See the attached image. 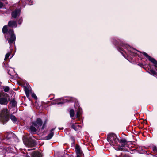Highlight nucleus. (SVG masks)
Segmentation results:
<instances>
[{"label": "nucleus", "instance_id": "28", "mask_svg": "<svg viewBox=\"0 0 157 157\" xmlns=\"http://www.w3.org/2000/svg\"><path fill=\"white\" fill-rule=\"evenodd\" d=\"M22 18L18 20V24H21V23L22 22Z\"/></svg>", "mask_w": 157, "mask_h": 157}, {"label": "nucleus", "instance_id": "23", "mask_svg": "<svg viewBox=\"0 0 157 157\" xmlns=\"http://www.w3.org/2000/svg\"><path fill=\"white\" fill-rule=\"evenodd\" d=\"M11 52H8V53H7L6 55L5 58V60H6L8 58L9 56L10 55V54H11Z\"/></svg>", "mask_w": 157, "mask_h": 157}, {"label": "nucleus", "instance_id": "12", "mask_svg": "<svg viewBox=\"0 0 157 157\" xmlns=\"http://www.w3.org/2000/svg\"><path fill=\"white\" fill-rule=\"evenodd\" d=\"M24 89L26 96L28 98L29 96L30 93L31 92L29 88L28 87L24 86Z\"/></svg>", "mask_w": 157, "mask_h": 157}, {"label": "nucleus", "instance_id": "19", "mask_svg": "<svg viewBox=\"0 0 157 157\" xmlns=\"http://www.w3.org/2000/svg\"><path fill=\"white\" fill-rule=\"evenodd\" d=\"M10 103L12 106L13 107H15L17 104L16 102L14 99L11 100Z\"/></svg>", "mask_w": 157, "mask_h": 157}, {"label": "nucleus", "instance_id": "32", "mask_svg": "<svg viewBox=\"0 0 157 157\" xmlns=\"http://www.w3.org/2000/svg\"><path fill=\"white\" fill-rule=\"evenodd\" d=\"M62 103H62L60 102L58 103V104H61Z\"/></svg>", "mask_w": 157, "mask_h": 157}, {"label": "nucleus", "instance_id": "13", "mask_svg": "<svg viewBox=\"0 0 157 157\" xmlns=\"http://www.w3.org/2000/svg\"><path fill=\"white\" fill-rule=\"evenodd\" d=\"M33 123H36V124L37 125V129L39 128V127L41 126L42 124V120L40 118L37 119L36 121L35 122H33Z\"/></svg>", "mask_w": 157, "mask_h": 157}, {"label": "nucleus", "instance_id": "17", "mask_svg": "<svg viewBox=\"0 0 157 157\" xmlns=\"http://www.w3.org/2000/svg\"><path fill=\"white\" fill-rule=\"evenodd\" d=\"M53 132H51L46 137V139L47 140L51 139L53 137Z\"/></svg>", "mask_w": 157, "mask_h": 157}, {"label": "nucleus", "instance_id": "7", "mask_svg": "<svg viewBox=\"0 0 157 157\" xmlns=\"http://www.w3.org/2000/svg\"><path fill=\"white\" fill-rule=\"evenodd\" d=\"M129 48V46L128 45L123 44H122L117 49L120 52L122 53L121 51H123V48L127 49L128 50Z\"/></svg>", "mask_w": 157, "mask_h": 157}, {"label": "nucleus", "instance_id": "21", "mask_svg": "<svg viewBox=\"0 0 157 157\" xmlns=\"http://www.w3.org/2000/svg\"><path fill=\"white\" fill-rule=\"evenodd\" d=\"M151 149L152 150L153 152L154 153H155L157 152V149L156 147L155 146H154L151 147Z\"/></svg>", "mask_w": 157, "mask_h": 157}, {"label": "nucleus", "instance_id": "1", "mask_svg": "<svg viewBox=\"0 0 157 157\" xmlns=\"http://www.w3.org/2000/svg\"><path fill=\"white\" fill-rule=\"evenodd\" d=\"M8 31V28L6 25L4 26L2 29V32L4 34L6 33V38L8 41V43L10 44H10L13 43L16 40V37L14 33L13 29H9Z\"/></svg>", "mask_w": 157, "mask_h": 157}, {"label": "nucleus", "instance_id": "18", "mask_svg": "<svg viewBox=\"0 0 157 157\" xmlns=\"http://www.w3.org/2000/svg\"><path fill=\"white\" fill-rule=\"evenodd\" d=\"M10 119L13 122H16L17 121V119L13 115L11 114L10 115Z\"/></svg>", "mask_w": 157, "mask_h": 157}, {"label": "nucleus", "instance_id": "29", "mask_svg": "<svg viewBox=\"0 0 157 157\" xmlns=\"http://www.w3.org/2000/svg\"><path fill=\"white\" fill-rule=\"evenodd\" d=\"M3 6V4L1 2H0V8H2Z\"/></svg>", "mask_w": 157, "mask_h": 157}, {"label": "nucleus", "instance_id": "16", "mask_svg": "<svg viewBox=\"0 0 157 157\" xmlns=\"http://www.w3.org/2000/svg\"><path fill=\"white\" fill-rule=\"evenodd\" d=\"M117 140L121 144H126L127 141L124 138L122 139L119 140L118 139H117Z\"/></svg>", "mask_w": 157, "mask_h": 157}, {"label": "nucleus", "instance_id": "22", "mask_svg": "<svg viewBox=\"0 0 157 157\" xmlns=\"http://www.w3.org/2000/svg\"><path fill=\"white\" fill-rule=\"evenodd\" d=\"M70 117L72 118L74 116V111L73 109H71L70 111Z\"/></svg>", "mask_w": 157, "mask_h": 157}, {"label": "nucleus", "instance_id": "27", "mask_svg": "<svg viewBox=\"0 0 157 157\" xmlns=\"http://www.w3.org/2000/svg\"><path fill=\"white\" fill-rule=\"evenodd\" d=\"M32 97L33 98L35 99H36L37 98V97L36 95L34 93H33L32 94Z\"/></svg>", "mask_w": 157, "mask_h": 157}, {"label": "nucleus", "instance_id": "8", "mask_svg": "<svg viewBox=\"0 0 157 157\" xmlns=\"http://www.w3.org/2000/svg\"><path fill=\"white\" fill-rule=\"evenodd\" d=\"M8 25L10 27L16 28L17 26V22L15 21H10L8 22Z\"/></svg>", "mask_w": 157, "mask_h": 157}, {"label": "nucleus", "instance_id": "11", "mask_svg": "<svg viewBox=\"0 0 157 157\" xmlns=\"http://www.w3.org/2000/svg\"><path fill=\"white\" fill-rule=\"evenodd\" d=\"M32 157H42V155L38 151H34L32 154Z\"/></svg>", "mask_w": 157, "mask_h": 157}, {"label": "nucleus", "instance_id": "14", "mask_svg": "<svg viewBox=\"0 0 157 157\" xmlns=\"http://www.w3.org/2000/svg\"><path fill=\"white\" fill-rule=\"evenodd\" d=\"M75 150L77 154H80L82 151L80 147L78 145L75 146Z\"/></svg>", "mask_w": 157, "mask_h": 157}, {"label": "nucleus", "instance_id": "3", "mask_svg": "<svg viewBox=\"0 0 157 157\" xmlns=\"http://www.w3.org/2000/svg\"><path fill=\"white\" fill-rule=\"evenodd\" d=\"M9 112L7 109L5 108L2 109L0 113V117L2 121H7L9 119Z\"/></svg>", "mask_w": 157, "mask_h": 157}, {"label": "nucleus", "instance_id": "15", "mask_svg": "<svg viewBox=\"0 0 157 157\" xmlns=\"http://www.w3.org/2000/svg\"><path fill=\"white\" fill-rule=\"evenodd\" d=\"M82 114V109L78 107V109L77 110L76 116L77 117H78L80 115Z\"/></svg>", "mask_w": 157, "mask_h": 157}, {"label": "nucleus", "instance_id": "20", "mask_svg": "<svg viewBox=\"0 0 157 157\" xmlns=\"http://www.w3.org/2000/svg\"><path fill=\"white\" fill-rule=\"evenodd\" d=\"M151 74L152 75H156L157 74V72L154 70L152 69H150L149 70Z\"/></svg>", "mask_w": 157, "mask_h": 157}, {"label": "nucleus", "instance_id": "10", "mask_svg": "<svg viewBox=\"0 0 157 157\" xmlns=\"http://www.w3.org/2000/svg\"><path fill=\"white\" fill-rule=\"evenodd\" d=\"M37 126L36 123H32V125L30 127V130L32 132H36V128H37Z\"/></svg>", "mask_w": 157, "mask_h": 157}, {"label": "nucleus", "instance_id": "5", "mask_svg": "<svg viewBox=\"0 0 157 157\" xmlns=\"http://www.w3.org/2000/svg\"><path fill=\"white\" fill-rule=\"evenodd\" d=\"M142 54L145 56L147 58L149 61L154 64L155 67H157V61L154 58L151 57L145 52H143Z\"/></svg>", "mask_w": 157, "mask_h": 157}, {"label": "nucleus", "instance_id": "31", "mask_svg": "<svg viewBox=\"0 0 157 157\" xmlns=\"http://www.w3.org/2000/svg\"><path fill=\"white\" fill-rule=\"evenodd\" d=\"M80 154H77L76 157H80Z\"/></svg>", "mask_w": 157, "mask_h": 157}, {"label": "nucleus", "instance_id": "6", "mask_svg": "<svg viewBox=\"0 0 157 157\" xmlns=\"http://www.w3.org/2000/svg\"><path fill=\"white\" fill-rule=\"evenodd\" d=\"M21 10L20 9H16L13 11L11 13V16L12 17L14 18H16L19 17L20 14Z\"/></svg>", "mask_w": 157, "mask_h": 157}, {"label": "nucleus", "instance_id": "26", "mask_svg": "<svg viewBox=\"0 0 157 157\" xmlns=\"http://www.w3.org/2000/svg\"><path fill=\"white\" fill-rule=\"evenodd\" d=\"M122 144L121 146H119V149L120 150H121V151L122 150L121 149V147H124L125 146V145L126 144Z\"/></svg>", "mask_w": 157, "mask_h": 157}, {"label": "nucleus", "instance_id": "30", "mask_svg": "<svg viewBox=\"0 0 157 157\" xmlns=\"http://www.w3.org/2000/svg\"><path fill=\"white\" fill-rule=\"evenodd\" d=\"M44 127H45V124H44L43 125L42 127V129H44Z\"/></svg>", "mask_w": 157, "mask_h": 157}, {"label": "nucleus", "instance_id": "33", "mask_svg": "<svg viewBox=\"0 0 157 157\" xmlns=\"http://www.w3.org/2000/svg\"><path fill=\"white\" fill-rule=\"evenodd\" d=\"M54 129H55V128H54V129H52L51 130V131H52L54 130Z\"/></svg>", "mask_w": 157, "mask_h": 157}, {"label": "nucleus", "instance_id": "9", "mask_svg": "<svg viewBox=\"0 0 157 157\" xmlns=\"http://www.w3.org/2000/svg\"><path fill=\"white\" fill-rule=\"evenodd\" d=\"M71 127L75 131H78L80 129L81 127L78 124L75 123L71 125Z\"/></svg>", "mask_w": 157, "mask_h": 157}, {"label": "nucleus", "instance_id": "4", "mask_svg": "<svg viewBox=\"0 0 157 157\" xmlns=\"http://www.w3.org/2000/svg\"><path fill=\"white\" fill-rule=\"evenodd\" d=\"M4 93L0 92V104L2 105H7L8 103L7 98L5 97Z\"/></svg>", "mask_w": 157, "mask_h": 157}, {"label": "nucleus", "instance_id": "2", "mask_svg": "<svg viewBox=\"0 0 157 157\" xmlns=\"http://www.w3.org/2000/svg\"><path fill=\"white\" fill-rule=\"evenodd\" d=\"M117 136L113 133L109 134L107 136V140L110 144L113 146H117L118 143L117 141Z\"/></svg>", "mask_w": 157, "mask_h": 157}, {"label": "nucleus", "instance_id": "24", "mask_svg": "<svg viewBox=\"0 0 157 157\" xmlns=\"http://www.w3.org/2000/svg\"><path fill=\"white\" fill-rule=\"evenodd\" d=\"M9 90V88L8 86H5L4 88V90L5 92H7Z\"/></svg>", "mask_w": 157, "mask_h": 157}, {"label": "nucleus", "instance_id": "25", "mask_svg": "<svg viewBox=\"0 0 157 157\" xmlns=\"http://www.w3.org/2000/svg\"><path fill=\"white\" fill-rule=\"evenodd\" d=\"M33 2V1H31V0H30L29 1V2L28 1H26V4L28 3V4H29V5H31L32 4Z\"/></svg>", "mask_w": 157, "mask_h": 157}]
</instances>
